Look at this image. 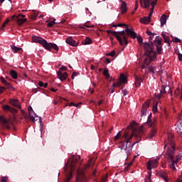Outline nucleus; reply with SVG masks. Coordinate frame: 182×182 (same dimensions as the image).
Masks as SVG:
<instances>
[{
	"label": "nucleus",
	"mask_w": 182,
	"mask_h": 182,
	"mask_svg": "<svg viewBox=\"0 0 182 182\" xmlns=\"http://www.w3.org/2000/svg\"><path fill=\"white\" fill-rule=\"evenodd\" d=\"M132 130V132L131 135L129 136V138L124 141H121V149H124L125 153L129 157L130 154H132V150L133 149V146L136 144V143H139V141L141 140L139 139V141H136L135 143H134L132 146V139H133V136H135V137H141L143 134H144V129L143 127L137 128L136 127V122H132L130 123V124L127 127V130Z\"/></svg>",
	"instance_id": "nucleus-1"
},
{
	"label": "nucleus",
	"mask_w": 182,
	"mask_h": 182,
	"mask_svg": "<svg viewBox=\"0 0 182 182\" xmlns=\"http://www.w3.org/2000/svg\"><path fill=\"white\" fill-rule=\"evenodd\" d=\"M117 26L119 28L124 26V28H126L122 31H112L111 30H107V33H108V35H110L111 33L112 36H114L121 46H123V45L127 46V45H129V36H131L132 39H136V32L129 28L127 24L118 23Z\"/></svg>",
	"instance_id": "nucleus-2"
},
{
	"label": "nucleus",
	"mask_w": 182,
	"mask_h": 182,
	"mask_svg": "<svg viewBox=\"0 0 182 182\" xmlns=\"http://www.w3.org/2000/svg\"><path fill=\"white\" fill-rule=\"evenodd\" d=\"M168 147L166 156L169 163V167L171 170H176L175 164L178 163V160L181 159V155H177L176 160H174V154L176 151V146L174 143V135L173 134H167V139L165 141L164 149Z\"/></svg>",
	"instance_id": "nucleus-3"
},
{
	"label": "nucleus",
	"mask_w": 182,
	"mask_h": 182,
	"mask_svg": "<svg viewBox=\"0 0 182 182\" xmlns=\"http://www.w3.org/2000/svg\"><path fill=\"white\" fill-rule=\"evenodd\" d=\"M154 44L153 42H146L144 43V49L146 57L144 58V64L141 65V69H146L155 59H157V53L154 51Z\"/></svg>",
	"instance_id": "nucleus-4"
},
{
	"label": "nucleus",
	"mask_w": 182,
	"mask_h": 182,
	"mask_svg": "<svg viewBox=\"0 0 182 182\" xmlns=\"http://www.w3.org/2000/svg\"><path fill=\"white\" fill-rule=\"evenodd\" d=\"M80 160V156H72L70 159L68 160V162L65 164L64 166V171L66 175V178L64 182H69L73 176L72 173L75 171V168H76V164Z\"/></svg>",
	"instance_id": "nucleus-5"
},
{
	"label": "nucleus",
	"mask_w": 182,
	"mask_h": 182,
	"mask_svg": "<svg viewBox=\"0 0 182 182\" xmlns=\"http://www.w3.org/2000/svg\"><path fill=\"white\" fill-rule=\"evenodd\" d=\"M32 41L35 43H40V45H42L45 49H47V50H51V49L59 50V47H58V45L52 43H48L46 40L41 38L40 36H33Z\"/></svg>",
	"instance_id": "nucleus-6"
},
{
	"label": "nucleus",
	"mask_w": 182,
	"mask_h": 182,
	"mask_svg": "<svg viewBox=\"0 0 182 182\" xmlns=\"http://www.w3.org/2000/svg\"><path fill=\"white\" fill-rule=\"evenodd\" d=\"M159 166L157 159L151 160L147 163V168L149 170L148 175L144 179V182H151V168H156Z\"/></svg>",
	"instance_id": "nucleus-7"
},
{
	"label": "nucleus",
	"mask_w": 182,
	"mask_h": 182,
	"mask_svg": "<svg viewBox=\"0 0 182 182\" xmlns=\"http://www.w3.org/2000/svg\"><path fill=\"white\" fill-rule=\"evenodd\" d=\"M89 167H90V164H87L85 165V167L82 170L80 168L77 170L76 182H87V179L85 176V170L89 168Z\"/></svg>",
	"instance_id": "nucleus-8"
},
{
	"label": "nucleus",
	"mask_w": 182,
	"mask_h": 182,
	"mask_svg": "<svg viewBox=\"0 0 182 182\" xmlns=\"http://www.w3.org/2000/svg\"><path fill=\"white\" fill-rule=\"evenodd\" d=\"M147 124L149 127H151V133L149 135V138L153 139L157 132V129H156V122H151V113L148 117Z\"/></svg>",
	"instance_id": "nucleus-9"
},
{
	"label": "nucleus",
	"mask_w": 182,
	"mask_h": 182,
	"mask_svg": "<svg viewBox=\"0 0 182 182\" xmlns=\"http://www.w3.org/2000/svg\"><path fill=\"white\" fill-rule=\"evenodd\" d=\"M21 16H22V18H25V15H23L21 14H18L17 16L16 15H14L11 17L12 21H16L19 26L26 22V18H20Z\"/></svg>",
	"instance_id": "nucleus-10"
},
{
	"label": "nucleus",
	"mask_w": 182,
	"mask_h": 182,
	"mask_svg": "<svg viewBox=\"0 0 182 182\" xmlns=\"http://www.w3.org/2000/svg\"><path fill=\"white\" fill-rule=\"evenodd\" d=\"M0 124L2 126L3 129H6L7 130H9V129H11V126H9V122L2 115H0Z\"/></svg>",
	"instance_id": "nucleus-11"
},
{
	"label": "nucleus",
	"mask_w": 182,
	"mask_h": 182,
	"mask_svg": "<svg viewBox=\"0 0 182 182\" xmlns=\"http://www.w3.org/2000/svg\"><path fill=\"white\" fill-rule=\"evenodd\" d=\"M2 109L4 112H10V113H12L13 114H16V113H18V109L9 105H3Z\"/></svg>",
	"instance_id": "nucleus-12"
},
{
	"label": "nucleus",
	"mask_w": 182,
	"mask_h": 182,
	"mask_svg": "<svg viewBox=\"0 0 182 182\" xmlns=\"http://www.w3.org/2000/svg\"><path fill=\"white\" fill-rule=\"evenodd\" d=\"M144 8L147 9V8H150V5L151 6V7L154 8V6H156V5H157V0L156 1H151V0H144Z\"/></svg>",
	"instance_id": "nucleus-13"
},
{
	"label": "nucleus",
	"mask_w": 182,
	"mask_h": 182,
	"mask_svg": "<svg viewBox=\"0 0 182 182\" xmlns=\"http://www.w3.org/2000/svg\"><path fill=\"white\" fill-rule=\"evenodd\" d=\"M28 109V113H29L28 117L31 120V122L34 123L35 117H37L36 114L35 113V112H33V109L32 108L31 106H29Z\"/></svg>",
	"instance_id": "nucleus-14"
},
{
	"label": "nucleus",
	"mask_w": 182,
	"mask_h": 182,
	"mask_svg": "<svg viewBox=\"0 0 182 182\" xmlns=\"http://www.w3.org/2000/svg\"><path fill=\"white\" fill-rule=\"evenodd\" d=\"M57 76L58 79L61 80V82H63V80H66V79H68V76H69V75L68 74V73H62V71L59 70L57 73Z\"/></svg>",
	"instance_id": "nucleus-15"
},
{
	"label": "nucleus",
	"mask_w": 182,
	"mask_h": 182,
	"mask_svg": "<svg viewBox=\"0 0 182 182\" xmlns=\"http://www.w3.org/2000/svg\"><path fill=\"white\" fill-rule=\"evenodd\" d=\"M150 106V103L149 102H146L143 106H142V109H141V116H146L147 113V109H149Z\"/></svg>",
	"instance_id": "nucleus-16"
},
{
	"label": "nucleus",
	"mask_w": 182,
	"mask_h": 182,
	"mask_svg": "<svg viewBox=\"0 0 182 182\" xmlns=\"http://www.w3.org/2000/svg\"><path fill=\"white\" fill-rule=\"evenodd\" d=\"M10 105L11 106H14V107H17V109H21V104L19 103V100H10L9 101Z\"/></svg>",
	"instance_id": "nucleus-17"
},
{
	"label": "nucleus",
	"mask_w": 182,
	"mask_h": 182,
	"mask_svg": "<svg viewBox=\"0 0 182 182\" xmlns=\"http://www.w3.org/2000/svg\"><path fill=\"white\" fill-rule=\"evenodd\" d=\"M65 42L70 46H76V41L72 37H68Z\"/></svg>",
	"instance_id": "nucleus-18"
},
{
	"label": "nucleus",
	"mask_w": 182,
	"mask_h": 182,
	"mask_svg": "<svg viewBox=\"0 0 182 182\" xmlns=\"http://www.w3.org/2000/svg\"><path fill=\"white\" fill-rule=\"evenodd\" d=\"M151 21V18L145 16L140 18L141 23H144V25H147V23H150V21Z\"/></svg>",
	"instance_id": "nucleus-19"
},
{
	"label": "nucleus",
	"mask_w": 182,
	"mask_h": 182,
	"mask_svg": "<svg viewBox=\"0 0 182 182\" xmlns=\"http://www.w3.org/2000/svg\"><path fill=\"white\" fill-rule=\"evenodd\" d=\"M167 90H168V93L171 92V88L170 87L163 85L161 89V95H164V93H167Z\"/></svg>",
	"instance_id": "nucleus-20"
},
{
	"label": "nucleus",
	"mask_w": 182,
	"mask_h": 182,
	"mask_svg": "<svg viewBox=\"0 0 182 182\" xmlns=\"http://www.w3.org/2000/svg\"><path fill=\"white\" fill-rule=\"evenodd\" d=\"M141 82H143V78L135 76V86L136 87H139L140 85H141Z\"/></svg>",
	"instance_id": "nucleus-21"
},
{
	"label": "nucleus",
	"mask_w": 182,
	"mask_h": 182,
	"mask_svg": "<svg viewBox=\"0 0 182 182\" xmlns=\"http://www.w3.org/2000/svg\"><path fill=\"white\" fill-rule=\"evenodd\" d=\"M159 177H161V178H163L164 180V181L166 182H168V178L167 177V173L164 172V171H161L159 173Z\"/></svg>",
	"instance_id": "nucleus-22"
},
{
	"label": "nucleus",
	"mask_w": 182,
	"mask_h": 182,
	"mask_svg": "<svg viewBox=\"0 0 182 182\" xmlns=\"http://www.w3.org/2000/svg\"><path fill=\"white\" fill-rule=\"evenodd\" d=\"M160 21H161V28H163L167 22V16L166 14H163L161 17Z\"/></svg>",
	"instance_id": "nucleus-23"
},
{
	"label": "nucleus",
	"mask_w": 182,
	"mask_h": 182,
	"mask_svg": "<svg viewBox=\"0 0 182 182\" xmlns=\"http://www.w3.org/2000/svg\"><path fill=\"white\" fill-rule=\"evenodd\" d=\"M121 11L122 14H126V12H127V4H126V1H122L121 4Z\"/></svg>",
	"instance_id": "nucleus-24"
},
{
	"label": "nucleus",
	"mask_w": 182,
	"mask_h": 182,
	"mask_svg": "<svg viewBox=\"0 0 182 182\" xmlns=\"http://www.w3.org/2000/svg\"><path fill=\"white\" fill-rule=\"evenodd\" d=\"M80 29H86V28H95V25L90 24V23H85L81 26H79Z\"/></svg>",
	"instance_id": "nucleus-25"
},
{
	"label": "nucleus",
	"mask_w": 182,
	"mask_h": 182,
	"mask_svg": "<svg viewBox=\"0 0 182 182\" xmlns=\"http://www.w3.org/2000/svg\"><path fill=\"white\" fill-rule=\"evenodd\" d=\"M0 80H1V83H3V85H5L8 89H9L11 87V83L8 82L6 81V80H5V78H4V77H1L0 78Z\"/></svg>",
	"instance_id": "nucleus-26"
},
{
	"label": "nucleus",
	"mask_w": 182,
	"mask_h": 182,
	"mask_svg": "<svg viewBox=\"0 0 182 182\" xmlns=\"http://www.w3.org/2000/svg\"><path fill=\"white\" fill-rule=\"evenodd\" d=\"M175 96L176 97H180V99H182V90H181L180 88H177L175 90Z\"/></svg>",
	"instance_id": "nucleus-27"
},
{
	"label": "nucleus",
	"mask_w": 182,
	"mask_h": 182,
	"mask_svg": "<svg viewBox=\"0 0 182 182\" xmlns=\"http://www.w3.org/2000/svg\"><path fill=\"white\" fill-rule=\"evenodd\" d=\"M176 131L178 134H182V122H179V124L176 128Z\"/></svg>",
	"instance_id": "nucleus-28"
},
{
	"label": "nucleus",
	"mask_w": 182,
	"mask_h": 182,
	"mask_svg": "<svg viewBox=\"0 0 182 182\" xmlns=\"http://www.w3.org/2000/svg\"><path fill=\"white\" fill-rule=\"evenodd\" d=\"M119 82L122 83H127V77L124 76V74H121L119 77Z\"/></svg>",
	"instance_id": "nucleus-29"
},
{
	"label": "nucleus",
	"mask_w": 182,
	"mask_h": 182,
	"mask_svg": "<svg viewBox=\"0 0 182 182\" xmlns=\"http://www.w3.org/2000/svg\"><path fill=\"white\" fill-rule=\"evenodd\" d=\"M11 48L14 53H18V52H19V50H22V48H21L19 47H16L15 46H11Z\"/></svg>",
	"instance_id": "nucleus-30"
},
{
	"label": "nucleus",
	"mask_w": 182,
	"mask_h": 182,
	"mask_svg": "<svg viewBox=\"0 0 182 182\" xmlns=\"http://www.w3.org/2000/svg\"><path fill=\"white\" fill-rule=\"evenodd\" d=\"M10 75L11 76V77H13V79H17L18 78V73H16V71L11 70L10 71Z\"/></svg>",
	"instance_id": "nucleus-31"
},
{
	"label": "nucleus",
	"mask_w": 182,
	"mask_h": 182,
	"mask_svg": "<svg viewBox=\"0 0 182 182\" xmlns=\"http://www.w3.org/2000/svg\"><path fill=\"white\" fill-rule=\"evenodd\" d=\"M90 43H92V39L87 37L82 41V45H90Z\"/></svg>",
	"instance_id": "nucleus-32"
},
{
	"label": "nucleus",
	"mask_w": 182,
	"mask_h": 182,
	"mask_svg": "<svg viewBox=\"0 0 182 182\" xmlns=\"http://www.w3.org/2000/svg\"><path fill=\"white\" fill-rule=\"evenodd\" d=\"M55 23H63V21L55 22L54 20L53 21H50L49 23H48L47 26H48V28H52V26H53Z\"/></svg>",
	"instance_id": "nucleus-33"
},
{
	"label": "nucleus",
	"mask_w": 182,
	"mask_h": 182,
	"mask_svg": "<svg viewBox=\"0 0 182 182\" xmlns=\"http://www.w3.org/2000/svg\"><path fill=\"white\" fill-rule=\"evenodd\" d=\"M162 38L164 40L165 43H170V38L166 34L162 33Z\"/></svg>",
	"instance_id": "nucleus-34"
},
{
	"label": "nucleus",
	"mask_w": 182,
	"mask_h": 182,
	"mask_svg": "<svg viewBox=\"0 0 182 182\" xmlns=\"http://www.w3.org/2000/svg\"><path fill=\"white\" fill-rule=\"evenodd\" d=\"M103 75L107 77V79H109V77H110V74H109V70L107 68H105L104 70Z\"/></svg>",
	"instance_id": "nucleus-35"
},
{
	"label": "nucleus",
	"mask_w": 182,
	"mask_h": 182,
	"mask_svg": "<svg viewBox=\"0 0 182 182\" xmlns=\"http://www.w3.org/2000/svg\"><path fill=\"white\" fill-rule=\"evenodd\" d=\"M10 21H11V20L7 18L6 20V21L2 24L1 27H0V31H2V29H4L6 26V25H8V23H9Z\"/></svg>",
	"instance_id": "nucleus-36"
},
{
	"label": "nucleus",
	"mask_w": 182,
	"mask_h": 182,
	"mask_svg": "<svg viewBox=\"0 0 182 182\" xmlns=\"http://www.w3.org/2000/svg\"><path fill=\"white\" fill-rule=\"evenodd\" d=\"M122 86V82L120 80L117 81V82H114L112 84V87H120Z\"/></svg>",
	"instance_id": "nucleus-37"
},
{
	"label": "nucleus",
	"mask_w": 182,
	"mask_h": 182,
	"mask_svg": "<svg viewBox=\"0 0 182 182\" xmlns=\"http://www.w3.org/2000/svg\"><path fill=\"white\" fill-rule=\"evenodd\" d=\"M135 38H136L137 42H138V43H139V45L143 44V38H141V36L137 37V34L136 33V37Z\"/></svg>",
	"instance_id": "nucleus-38"
},
{
	"label": "nucleus",
	"mask_w": 182,
	"mask_h": 182,
	"mask_svg": "<svg viewBox=\"0 0 182 182\" xmlns=\"http://www.w3.org/2000/svg\"><path fill=\"white\" fill-rule=\"evenodd\" d=\"M38 86H40V87H48V83H43V82L39 81Z\"/></svg>",
	"instance_id": "nucleus-39"
},
{
	"label": "nucleus",
	"mask_w": 182,
	"mask_h": 182,
	"mask_svg": "<svg viewBox=\"0 0 182 182\" xmlns=\"http://www.w3.org/2000/svg\"><path fill=\"white\" fill-rule=\"evenodd\" d=\"M156 50L159 55H161V52L163 50V48L161 47V46H156Z\"/></svg>",
	"instance_id": "nucleus-40"
},
{
	"label": "nucleus",
	"mask_w": 182,
	"mask_h": 182,
	"mask_svg": "<svg viewBox=\"0 0 182 182\" xmlns=\"http://www.w3.org/2000/svg\"><path fill=\"white\" fill-rule=\"evenodd\" d=\"M36 18H38V13L36 11L33 12L32 14H31V19L33 21H35V19H36Z\"/></svg>",
	"instance_id": "nucleus-41"
},
{
	"label": "nucleus",
	"mask_w": 182,
	"mask_h": 182,
	"mask_svg": "<svg viewBox=\"0 0 182 182\" xmlns=\"http://www.w3.org/2000/svg\"><path fill=\"white\" fill-rule=\"evenodd\" d=\"M127 137H129V132L125 131L124 134L122 137V140H124H124H127Z\"/></svg>",
	"instance_id": "nucleus-42"
},
{
	"label": "nucleus",
	"mask_w": 182,
	"mask_h": 182,
	"mask_svg": "<svg viewBox=\"0 0 182 182\" xmlns=\"http://www.w3.org/2000/svg\"><path fill=\"white\" fill-rule=\"evenodd\" d=\"M156 46H161V40H157L154 41Z\"/></svg>",
	"instance_id": "nucleus-43"
},
{
	"label": "nucleus",
	"mask_w": 182,
	"mask_h": 182,
	"mask_svg": "<svg viewBox=\"0 0 182 182\" xmlns=\"http://www.w3.org/2000/svg\"><path fill=\"white\" fill-rule=\"evenodd\" d=\"M122 136V131H119L117 134L115 136L114 140H119Z\"/></svg>",
	"instance_id": "nucleus-44"
},
{
	"label": "nucleus",
	"mask_w": 182,
	"mask_h": 182,
	"mask_svg": "<svg viewBox=\"0 0 182 182\" xmlns=\"http://www.w3.org/2000/svg\"><path fill=\"white\" fill-rule=\"evenodd\" d=\"M152 110H153L154 113H156V112L158 110V109H157V102L155 105H154Z\"/></svg>",
	"instance_id": "nucleus-45"
},
{
	"label": "nucleus",
	"mask_w": 182,
	"mask_h": 182,
	"mask_svg": "<svg viewBox=\"0 0 182 182\" xmlns=\"http://www.w3.org/2000/svg\"><path fill=\"white\" fill-rule=\"evenodd\" d=\"M132 164H133L132 162L128 164L127 166L125 167V168H124V171H129V168L130 166H132Z\"/></svg>",
	"instance_id": "nucleus-46"
},
{
	"label": "nucleus",
	"mask_w": 182,
	"mask_h": 182,
	"mask_svg": "<svg viewBox=\"0 0 182 182\" xmlns=\"http://www.w3.org/2000/svg\"><path fill=\"white\" fill-rule=\"evenodd\" d=\"M138 8H139V3L137 1H136L134 11L133 14H134V12H136V11H137Z\"/></svg>",
	"instance_id": "nucleus-47"
},
{
	"label": "nucleus",
	"mask_w": 182,
	"mask_h": 182,
	"mask_svg": "<svg viewBox=\"0 0 182 182\" xmlns=\"http://www.w3.org/2000/svg\"><path fill=\"white\" fill-rule=\"evenodd\" d=\"M107 55H108V56H112V58H113V56H114V55H116V51L113 50L112 52L108 53Z\"/></svg>",
	"instance_id": "nucleus-48"
},
{
	"label": "nucleus",
	"mask_w": 182,
	"mask_h": 182,
	"mask_svg": "<svg viewBox=\"0 0 182 182\" xmlns=\"http://www.w3.org/2000/svg\"><path fill=\"white\" fill-rule=\"evenodd\" d=\"M8 181V177L6 176H3L1 178V182H7Z\"/></svg>",
	"instance_id": "nucleus-49"
},
{
	"label": "nucleus",
	"mask_w": 182,
	"mask_h": 182,
	"mask_svg": "<svg viewBox=\"0 0 182 182\" xmlns=\"http://www.w3.org/2000/svg\"><path fill=\"white\" fill-rule=\"evenodd\" d=\"M174 41L176 43H181V40L178 38H175Z\"/></svg>",
	"instance_id": "nucleus-50"
},
{
	"label": "nucleus",
	"mask_w": 182,
	"mask_h": 182,
	"mask_svg": "<svg viewBox=\"0 0 182 182\" xmlns=\"http://www.w3.org/2000/svg\"><path fill=\"white\" fill-rule=\"evenodd\" d=\"M176 54L178 55L179 60L182 61V54L180 53H176Z\"/></svg>",
	"instance_id": "nucleus-51"
},
{
	"label": "nucleus",
	"mask_w": 182,
	"mask_h": 182,
	"mask_svg": "<svg viewBox=\"0 0 182 182\" xmlns=\"http://www.w3.org/2000/svg\"><path fill=\"white\" fill-rule=\"evenodd\" d=\"M23 116L25 117V119H28V114L25 112V111H22Z\"/></svg>",
	"instance_id": "nucleus-52"
},
{
	"label": "nucleus",
	"mask_w": 182,
	"mask_h": 182,
	"mask_svg": "<svg viewBox=\"0 0 182 182\" xmlns=\"http://www.w3.org/2000/svg\"><path fill=\"white\" fill-rule=\"evenodd\" d=\"M67 106H76V107H77L78 105H76L75 103L71 102V103H70L68 105H66L65 107H67Z\"/></svg>",
	"instance_id": "nucleus-53"
},
{
	"label": "nucleus",
	"mask_w": 182,
	"mask_h": 182,
	"mask_svg": "<svg viewBox=\"0 0 182 182\" xmlns=\"http://www.w3.org/2000/svg\"><path fill=\"white\" fill-rule=\"evenodd\" d=\"M178 123H182V114H179Z\"/></svg>",
	"instance_id": "nucleus-54"
},
{
	"label": "nucleus",
	"mask_w": 182,
	"mask_h": 182,
	"mask_svg": "<svg viewBox=\"0 0 182 182\" xmlns=\"http://www.w3.org/2000/svg\"><path fill=\"white\" fill-rule=\"evenodd\" d=\"M60 70H68V68L66 66H62L60 68Z\"/></svg>",
	"instance_id": "nucleus-55"
},
{
	"label": "nucleus",
	"mask_w": 182,
	"mask_h": 182,
	"mask_svg": "<svg viewBox=\"0 0 182 182\" xmlns=\"http://www.w3.org/2000/svg\"><path fill=\"white\" fill-rule=\"evenodd\" d=\"M62 100H65V102H68V100H66V98H62L59 97L58 102H62Z\"/></svg>",
	"instance_id": "nucleus-56"
},
{
	"label": "nucleus",
	"mask_w": 182,
	"mask_h": 182,
	"mask_svg": "<svg viewBox=\"0 0 182 182\" xmlns=\"http://www.w3.org/2000/svg\"><path fill=\"white\" fill-rule=\"evenodd\" d=\"M5 87H1L0 86V93H4V90H5Z\"/></svg>",
	"instance_id": "nucleus-57"
},
{
	"label": "nucleus",
	"mask_w": 182,
	"mask_h": 182,
	"mask_svg": "<svg viewBox=\"0 0 182 182\" xmlns=\"http://www.w3.org/2000/svg\"><path fill=\"white\" fill-rule=\"evenodd\" d=\"M149 72H151V73H154V69L152 67L149 68Z\"/></svg>",
	"instance_id": "nucleus-58"
},
{
	"label": "nucleus",
	"mask_w": 182,
	"mask_h": 182,
	"mask_svg": "<svg viewBox=\"0 0 182 182\" xmlns=\"http://www.w3.org/2000/svg\"><path fill=\"white\" fill-rule=\"evenodd\" d=\"M102 181L106 182L107 181V175L102 178Z\"/></svg>",
	"instance_id": "nucleus-59"
},
{
	"label": "nucleus",
	"mask_w": 182,
	"mask_h": 182,
	"mask_svg": "<svg viewBox=\"0 0 182 182\" xmlns=\"http://www.w3.org/2000/svg\"><path fill=\"white\" fill-rule=\"evenodd\" d=\"M75 76H77V73H73V75H72V79H75Z\"/></svg>",
	"instance_id": "nucleus-60"
},
{
	"label": "nucleus",
	"mask_w": 182,
	"mask_h": 182,
	"mask_svg": "<svg viewBox=\"0 0 182 182\" xmlns=\"http://www.w3.org/2000/svg\"><path fill=\"white\" fill-rule=\"evenodd\" d=\"M153 38H154V33H152L151 35L149 36V41L153 40Z\"/></svg>",
	"instance_id": "nucleus-61"
},
{
	"label": "nucleus",
	"mask_w": 182,
	"mask_h": 182,
	"mask_svg": "<svg viewBox=\"0 0 182 182\" xmlns=\"http://www.w3.org/2000/svg\"><path fill=\"white\" fill-rule=\"evenodd\" d=\"M146 33H147L149 36L150 35H153V33H151L150 31H146Z\"/></svg>",
	"instance_id": "nucleus-62"
},
{
	"label": "nucleus",
	"mask_w": 182,
	"mask_h": 182,
	"mask_svg": "<svg viewBox=\"0 0 182 182\" xmlns=\"http://www.w3.org/2000/svg\"><path fill=\"white\" fill-rule=\"evenodd\" d=\"M153 12H154V6H153V7L151 8L150 13H151V14H153Z\"/></svg>",
	"instance_id": "nucleus-63"
},
{
	"label": "nucleus",
	"mask_w": 182,
	"mask_h": 182,
	"mask_svg": "<svg viewBox=\"0 0 182 182\" xmlns=\"http://www.w3.org/2000/svg\"><path fill=\"white\" fill-rule=\"evenodd\" d=\"M122 93L124 96H126V95H127V92L126 90H122Z\"/></svg>",
	"instance_id": "nucleus-64"
}]
</instances>
